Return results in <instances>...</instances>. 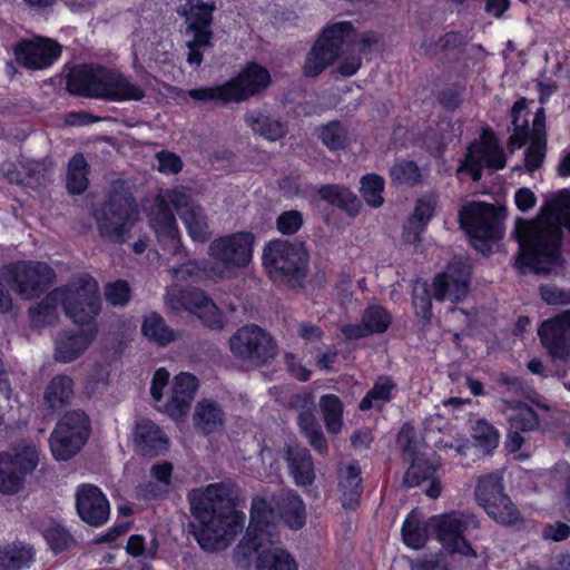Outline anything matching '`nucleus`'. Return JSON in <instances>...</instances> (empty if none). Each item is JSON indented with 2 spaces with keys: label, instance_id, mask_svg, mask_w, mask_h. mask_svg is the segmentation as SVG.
Instances as JSON below:
<instances>
[{
  "label": "nucleus",
  "instance_id": "1",
  "mask_svg": "<svg viewBox=\"0 0 570 570\" xmlns=\"http://www.w3.org/2000/svg\"><path fill=\"white\" fill-rule=\"evenodd\" d=\"M570 230V190L563 189L542 208L541 215L518 226L520 255L517 266L522 273H550L561 264V227Z\"/></svg>",
  "mask_w": 570,
  "mask_h": 570
},
{
  "label": "nucleus",
  "instance_id": "2",
  "mask_svg": "<svg viewBox=\"0 0 570 570\" xmlns=\"http://www.w3.org/2000/svg\"><path fill=\"white\" fill-rule=\"evenodd\" d=\"M228 495V489L217 483L194 490L188 495L195 519L193 534L205 551L227 549L244 527L246 515L230 505Z\"/></svg>",
  "mask_w": 570,
  "mask_h": 570
},
{
  "label": "nucleus",
  "instance_id": "3",
  "mask_svg": "<svg viewBox=\"0 0 570 570\" xmlns=\"http://www.w3.org/2000/svg\"><path fill=\"white\" fill-rule=\"evenodd\" d=\"M169 204L176 209L191 240L205 243L209 238V223L204 208L191 198L186 188L176 186L159 193L145 204L150 227L168 250L176 254L181 244L177 222L169 209Z\"/></svg>",
  "mask_w": 570,
  "mask_h": 570
},
{
  "label": "nucleus",
  "instance_id": "4",
  "mask_svg": "<svg viewBox=\"0 0 570 570\" xmlns=\"http://www.w3.org/2000/svg\"><path fill=\"white\" fill-rule=\"evenodd\" d=\"M274 518L264 498L253 500L248 528L233 553L238 566H249L250 558L256 553V570H298L291 553L275 544Z\"/></svg>",
  "mask_w": 570,
  "mask_h": 570
},
{
  "label": "nucleus",
  "instance_id": "5",
  "mask_svg": "<svg viewBox=\"0 0 570 570\" xmlns=\"http://www.w3.org/2000/svg\"><path fill=\"white\" fill-rule=\"evenodd\" d=\"M61 306L66 315L77 324L95 325L101 309V298L97 281L82 274L71 283L50 292L41 303L31 311V322L36 326L51 324Z\"/></svg>",
  "mask_w": 570,
  "mask_h": 570
},
{
  "label": "nucleus",
  "instance_id": "6",
  "mask_svg": "<svg viewBox=\"0 0 570 570\" xmlns=\"http://www.w3.org/2000/svg\"><path fill=\"white\" fill-rule=\"evenodd\" d=\"M61 306L66 315L77 324L95 325L101 309V298L97 281L82 274L71 283L50 292L41 303L31 311V322L36 326L51 324Z\"/></svg>",
  "mask_w": 570,
  "mask_h": 570
},
{
  "label": "nucleus",
  "instance_id": "7",
  "mask_svg": "<svg viewBox=\"0 0 570 570\" xmlns=\"http://www.w3.org/2000/svg\"><path fill=\"white\" fill-rule=\"evenodd\" d=\"M262 263L274 282H289L304 276L308 252L303 243L274 239L264 246Z\"/></svg>",
  "mask_w": 570,
  "mask_h": 570
},
{
  "label": "nucleus",
  "instance_id": "8",
  "mask_svg": "<svg viewBox=\"0 0 570 570\" xmlns=\"http://www.w3.org/2000/svg\"><path fill=\"white\" fill-rule=\"evenodd\" d=\"M431 531L442 548L450 554H460L463 558H476L475 550L465 539V533L479 528L475 515L453 511L429 518Z\"/></svg>",
  "mask_w": 570,
  "mask_h": 570
},
{
  "label": "nucleus",
  "instance_id": "9",
  "mask_svg": "<svg viewBox=\"0 0 570 570\" xmlns=\"http://www.w3.org/2000/svg\"><path fill=\"white\" fill-rule=\"evenodd\" d=\"M1 277L20 298L32 299L52 285L56 273L45 262L18 261L4 265Z\"/></svg>",
  "mask_w": 570,
  "mask_h": 570
},
{
  "label": "nucleus",
  "instance_id": "10",
  "mask_svg": "<svg viewBox=\"0 0 570 570\" xmlns=\"http://www.w3.org/2000/svg\"><path fill=\"white\" fill-rule=\"evenodd\" d=\"M352 33L353 26L351 22L342 21L328 26L306 55L302 67L303 73L311 78L322 73L340 57L342 45Z\"/></svg>",
  "mask_w": 570,
  "mask_h": 570
},
{
  "label": "nucleus",
  "instance_id": "11",
  "mask_svg": "<svg viewBox=\"0 0 570 570\" xmlns=\"http://www.w3.org/2000/svg\"><path fill=\"white\" fill-rule=\"evenodd\" d=\"M138 208L131 197L112 196L95 214L101 236L125 242L128 233L138 220Z\"/></svg>",
  "mask_w": 570,
  "mask_h": 570
},
{
  "label": "nucleus",
  "instance_id": "12",
  "mask_svg": "<svg viewBox=\"0 0 570 570\" xmlns=\"http://www.w3.org/2000/svg\"><path fill=\"white\" fill-rule=\"evenodd\" d=\"M89 419L82 411H71L58 422L50 436V449L58 461L71 459L89 436Z\"/></svg>",
  "mask_w": 570,
  "mask_h": 570
},
{
  "label": "nucleus",
  "instance_id": "13",
  "mask_svg": "<svg viewBox=\"0 0 570 570\" xmlns=\"http://www.w3.org/2000/svg\"><path fill=\"white\" fill-rule=\"evenodd\" d=\"M229 350L239 361L253 365L267 362L276 355L272 336L257 325H246L229 338Z\"/></svg>",
  "mask_w": 570,
  "mask_h": 570
},
{
  "label": "nucleus",
  "instance_id": "14",
  "mask_svg": "<svg viewBox=\"0 0 570 570\" xmlns=\"http://www.w3.org/2000/svg\"><path fill=\"white\" fill-rule=\"evenodd\" d=\"M460 223L472 245L482 253L489 252L487 240L500 237L495 208L484 203H471L460 212Z\"/></svg>",
  "mask_w": 570,
  "mask_h": 570
},
{
  "label": "nucleus",
  "instance_id": "15",
  "mask_svg": "<svg viewBox=\"0 0 570 570\" xmlns=\"http://www.w3.org/2000/svg\"><path fill=\"white\" fill-rule=\"evenodd\" d=\"M39 453L35 445H20L12 452L0 454V493L14 494L23 485L27 474L38 465Z\"/></svg>",
  "mask_w": 570,
  "mask_h": 570
},
{
  "label": "nucleus",
  "instance_id": "16",
  "mask_svg": "<svg viewBox=\"0 0 570 570\" xmlns=\"http://www.w3.org/2000/svg\"><path fill=\"white\" fill-rule=\"evenodd\" d=\"M475 498L485 512L497 522L514 525L520 521V513L503 493L501 478L498 474L482 476L478 481Z\"/></svg>",
  "mask_w": 570,
  "mask_h": 570
},
{
  "label": "nucleus",
  "instance_id": "17",
  "mask_svg": "<svg viewBox=\"0 0 570 570\" xmlns=\"http://www.w3.org/2000/svg\"><path fill=\"white\" fill-rule=\"evenodd\" d=\"M213 11L214 6L199 1L191 3L189 9L184 11L187 23L186 35L190 37L186 41L188 48L187 61L191 66H200L203 61L202 49L212 46L213 32L210 24Z\"/></svg>",
  "mask_w": 570,
  "mask_h": 570
},
{
  "label": "nucleus",
  "instance_id": "18",
  "mask_svg": "<svg viewBox=\"0 0 570 570\" xmlns=\"http://www.w3.org/2000/svg\"><path fill=\"white\" fill-rule=\"evenodd\" d=\"M166 304L173 311H186L194 314L206 326L220 328L224 317L215 303L200 289L191 288L178 292L170 287L166 293Z\"/></svg>",
  "mask_w": 570,
  "mask_h": 570
},
{
  "label": "nucleus",
  "instance_id": "19",
  "mask_svg": "<svg viewBox=\"0 0 570 570\" xmlns=\"http://www.w3.org/2000/svg\"><path fill=\"white\" fill-rule=\"evenodd\" d=\"M255 237L249 232H237L215 238L208 247V254L226 269L247 266L253 258Z\"/></svg>",
  "mask_w": 570,
  "mask_h": 570
},
{
  "label": "nucleus",
  "instance_id": "20",
  "mask_svg": "<svg viewBox=\"0 0 570 570\" xmlns=\"http://www.w3.org/2000/svg\"><path fill=\"white\" fill-rule=\"evenodd\" d=\"M464 166L471 171L472 178L475 181L481 178L482 167H489L494 170L504 168V151L492 132L484 131L480 140L469 147Z\"/></svg>",
  "mask_w": 570,
  "mask_h": 570
},
{
  "label": "nucleus",
  "instance_id": "21",
  "mask_svg": "<svg viewBox=\"0 0 570 570\" xmlns=\"http://www.w3.org/2000/svg\"><path fill=\"white\" fill-rule=\"evenodd\" d=\"M272 82L269 71L257 63H248L227 81L230 100L239 102L265 91Z\"/></svg>",
  "mask_w": 570,
  "mask_h": 570
},
{
  "label": "nucleus",
  "instance_id": "22",
  "mask_svg": "<svg viewBox=\"0 0 570 570\" xmlns=\"http://www.w3.org/2000/svg\"><path fill=\"white\" fill-rule=\"evenodd\" d=\"M60 53V46L50 39L23 40L14 47L17 61L32 70L50 67Z\"/></svg>",
  "mask_w": 570,
  "mask_h": 570
},
{
  "label": "nucleus",
  "instance_id": "23",
  "mask_svg": "<svg viewBox=\"0 0 570 570\" xmlns=\"http://www.w3.org/2000/svg\"><path fill=\"white\" fill-rule=\"evenodd\" d=\"M198 390L195 375L181 372L174 377L169 387V397L163 405V412L174 420L185 417Z\"/></svg>",
  "mask_w": 570,
  "mask_h": 570
},
{
  "label": "nucleus",
  "instance_id": "24",
  "mask_svg": "<svg viewBox=\"0 0 570 570\" xmlns=\"http://www.w3.org/2000/svg\"><path fill=\"white\" fill-rule=\"evenodd\" d=\"M108 69L100 66H80L67 77V88L71 94L102 98Z\"/></svg>",
  "mask_w": 570,
  "mask_h": 570
},
{
  "label": "nucleus",
  "instance_id": "25",
  "mask_svg": "<svg viewBox=\"0 0 570 570\" xmlns=\"http://www.w3.org/2000/svg\"><path fill=\"white\" fill-rule=\"evenodd\" d=\"M77 511L88 524L98 527L109 518V502L99 488L83 484L77 491Z\"/></svg>",
  "mask_w": 570,
  "mask_h": 570
},
{
  "label": "nucleus",
  "instance_id": "26",
  "mask_svg": "<svg viewBox=\"0 0 570 570\" xmlns=\"http://www.w3.org/2000/svg\"><path fill=\"white\" fill-rule=\"evenodd\" d=\"M538 335L553 358L564 361L570 356V333L559 315L543 321Z\"/></svg>",
  "mask_w": 570,
  "mask_h": 570
},
{
  "label": "nucleus",
  "instance_id": "27",
  "mask_svg": "<svg viewBox=\"0 0 570 570\" xmlns=\"http://www.w3.org/2000/svg\"><path fill=\"white\" fill-rule=\"evenodd\" d=\"M434 297L436 301L456 303L464 298L469 291V275L463 269L449 267L433 281Z\"/></svg>",
  "mask_w": 570,
  "mask_h": 570
},
{
  "label": "nucleus",
  "instance_id": "28",
  "mask_svg": "<svg viewBox=\"0 0 570 570\" xmlns=\"http://www.w3.org/2000/svg\"><path fill=\"white\" fill-rule=\"evenodd\" d=\"M391 324L390 313L381 305L368 306L360 324H348L342 327V333L348 340H357L371 334L385 332Z\"/></svg>",
  "mask_w": 570,
  "mask_h": 570
},
{
  "label": "nucleus",
  "instance_id": "29",
  "mask_svg": "<svg viewBox=\"0 0 570 570\" xmlns=\"http://www.w3.org/2000/svg\"><path fill=\"white\" fill-rule=\"evenodd\" d=\"M284 460L293 482L301 488L309 487L315 481V468L309 451L299 445H287Z\"/></svg>",
  "mask_w": 570,
  "mask_h": 570
},
{
  "label": "nucleus",
  "instance_id": "30",
  "mask_svg": "<svg viewBox=\"0 0 570 570\" xmlns=\"http://www.w3.org/2000/svg\"><path fill=\"white\" fill-rule=\"evenodd\" d=\"M96 334V325L80 330L78 333H62L56 341V360L69 363L78 358L92 343Z\"/></svg>",
  "mask_w": 570,
  "mask_h": 570
},
{
  "label": "nucleus",
  "instance_id": "31",
  "mask_svg": "<svg viewBox=\"0 0 570 570\" xmlns=\"http://www.w3.org/2000/svg\"><path fill=\"white\" fill-rule=\"evenodd\" d=\"M527 110V101L525 99H520L514 102L512 107V124H513V132L510 137V144L513 147L520 148L524 145L528 139V136H543L544 134V111L540 108L533 118L532 129L529 130L528 120L522 117Z\"/></svg>",
  "mask_w": 570,
  "mask_h": 570
},
{
  "label": "nucleus",
  "instance_id": "32",
  "mask_svg": "<svg viewBox=\"0 0 570 570\" xmlns=\"http://www.w3.org/2000/svg\"><path fill=\"white\" fill-rule=\"evenodd\" d=\"M269 509L274 512L273 530L275 529V522L279 517L289 528L301 529L306 521L305 504L301 497L293 491L282 493L277 501V510L272 508V504L266 500Z\"/></svg>",
  "mask_w": 570,
  "mask_h": 570
},
{
  "label": "nucleus",
  "instance_id": "33",
  "mask_svg": "<svg viewBox=\"0 0 570 570\" xmlns=\"http://www.w3.org/2000/svg\"><path fill=\"white\" fill-rule=\"evenodd\" d=\"M134 441L145 455H158L167 449L168 444V440L159 426L146 419L136 423Z\"/></svg>",
  "mask_w": 570,
  "mask_h": 570
},
{
  "label": "nucleus",
  "instance_id": "34",
  "mask_svg": "<svg viewBox=\"0 0 570 570\" xmlns=\"http://www.w3.org/2000/svg\"><path fill=\"white\" fill-rule=\"evenodd\" d=\"M145 97V89L134 82L127 76L108 69L106 87L104 89V99L114 101L141 100Z\"/></svg>",
  "mask_w": 570,
  "mask_h": 570
},
{
  "label": "nucleus",
  "instance_id": "35",
  "mask_svg": "<svg viewBox=\"0 0 570 570\" xmlns=\"http://www.w3.org/2000/svg\"><path fill=\"white\" fill-rule=\"evenodd\" d=\"M435 470V465L423 455L415 456L405 473L404 482L409 487H416L424 481L431 480V484L425 490V493L431 499H436L441 494V484L439 481L433 479Z\"/></svg>",
  "mask_w": 570,
  "mask_h": 570
},
{
  "label": "nucleus",
  "instance_id": "36",
  "mask_svg": "<svg viewBox=\"0 0 570 570\" xmlns=\"http://www.w3.org/2000/svg\"><path fill=\"white\" fill-rule=\"evenodd\" d=\"M503 413L511 429L532 432L539 429L540 420L531 406L521 402H504Z\"/></svg>",
  "mask_w": 570,
  "mask_h": 570
},
{
  "label": "nucleus",
  "instance_id": "37",
  "mask_svg": "<svg viewBox=\"0 0 570 570\" xmlns=\"http://www.w3.org/2000/svg\"><path fill=\"white\" fill-rule=\"evenodd\" d=\"M1 170L8 183L24 185L29 184V178H33L43 173L45 165L40 161L22 157L17 160H8L3 163Z\"/></svg>",
  "mask_w": 570,
  "mask_h": 570
},
{
  "label": "nucleus",
  "instance_id": "38",
  "mask_svg": "<svg viewBox=\"0 0 570 570\" xmlns=\"http://www.w3.org/2000/svg\"><path fill=\"white\" fill-rule=\"evenodd\" d=\"M430 530L429 519L424 520L420 512L413 510L402 525L403 541L409 548L419 550L428 542Z\"/></svg>",
  "mask_w": 570,
  "mask_h": 570
},
{
  "label": "nucleus",
  "instance_id": "39",
  "mask_svg": "<svg viewBox=\"0 0 570 570\" xmlns=\"http://www.w3.org/2000/svg\"><path fill=\"white\" fill-rule=\"evenodd\" d=\"M194 423L203 432L212 433L223 426L224 413L217 403L203 400L195 409Z\"/></svg>",
  "mask_w": 570,
  "mask_h": 570
},
{
  "label": "nucleus",
  "instance_id": "40",
  "mask_svg": "<svg viewBox=\"0 0 570 570\" xmlns=\"http://www.w3.org/2000/svg\"><path fill=\"white\" fill-rule=\"evenodd\" d=\"M245 122L255 134L269 141L278 140L285 135L284 126L261 110L247 112L245 115Z\"/></svg>",
  "mask_w": 570,
  "mask_h": 570
},
{
  "label": "nucleus",
  "instance_id": "41",
  "mask_svg": "<svg viewBox=\"0 0 570 570\" xmlns=\"http://www.w3.org/2000/svg\"><path fill=\"white\" fill-rule=\"evenodd\" d=\"M361 471L355 465L346 466L340 474V491L342 504L353 509L362 493Z\"/></svg>",
  "mask_w": 570,
  "mask_h": 570
},
{
  "label": "nucleus",
  "instance_id": "42",
  "mask_svg": "<svg viewBox=\"0 0 570 570\" xmlns=\"http://www.w3.org/2000/svg\"><path fill=\"white\" fill-rule=\"evenodd\" d=\"M73 396V381L66 375L53 377L45 391V401L51 409H60Z\"/></svg>",
  "mask_w": 570,
  "mask_h": 570
},
{
  "label": "nucleus",
  "instance_id": "43",
  "mask_svg": "<svg viewBox=\"0 0 570 570\" xmlns=\"http://www.w3.org/2000/svg\"><path fill=\"white\" fill-rule=\"evenodd\" d=\"M322 199L347 210L351 215L358 213L360 202L350 189L338 185H327L320 188Z\"/></svg>",
  "mask_w": 570,
  "mask_h": 570
},
{
  "label": "nucleus",
  "instance_id": "44",
  "mask_svg": "<svg viewBox=\"0 0 570 570\" xmlns=\"http://www.w3.org/2000/svg\"><path fill=\"white\" fill-rule=\"evenodd\" d=\"M142 334L158 345L165 346L178 338V333L167 326L164 318L158 314H150L145 317Z\"/></svg>",
  "mask_w": 570,
  "mask_h": 570
},
{
  "label": "nucleus",
  "instance_id": "45",
  "mask_svg": "<svg viewBox=\"0 0 570 570\" xmlns=\"http://www.w3.org/2000/svg\"><path fill=\"white\" fill-rule=\"evenodd\" d=\"M318 405L326 430L333 434L340 433L343 426V404L341 400L334 394H326L321 396Z\"/></svg>",
  "mask_w": 570,
  "mask_h": 570
},
{
  "label": "nucleus",
  "instance_id": "46",
  "mask_svg": "<svg viewBox=\"0 0 570 570\" xmlns=\"http://www.w3.org/2000/svg\"><path fill=\"white\" fill-rule=\"evenodd\" d=\"M32 561V552L21 543L0 547V570H20Z\"/></svg>",
  "mask_w": 570,
  "mask_h": 570
},
{
  "label": "nucleus",
  "instance_id": "47",
  "mask_svg": "<svg viewBox=\"0 0 570 570\" xmlns=\"http://www.w3.org/2000/svg\"><path fill=\"white\" fill-rule=\"evenodd\" d=\"M88 164L81 154L73 156L68 164L67 187L71 194H81L88 187Z\"/></svg>",
  "mask_w": 570,
  "mask_h": 570
},
{
  "label": "nucleus",
  "instance_id": "48",
  "mask_svg": "<svg viewBox=\"0 0 570 570\" xmlns=\"http://www.w3.org/2000/svg\"><path fill=\"white\" fill-rule=\"evenodd\" d=\"M394 387L395 385L390 377H379L374 386L366 393V395L361 401L358 405L360 410L367 411L389 402L391 400V394Z\"/></svg>",
  "mask_w": 570,
  "mask_h": 570
},
{
  "label": "nucleus",
  "instance_id": "49",
  "mask_svg": "<svg viewBox=\"0 0 570 570\" xmlns=\"http://www.w3.org/2000/svg\"><path fill=\"white\" fill-rule=\"evenodd\" d=\"M298 425L304 435L308 439L311 445L320 453L327 451L326 440L321 431V426L312 412H302L298 415Z\"/></svg>",
  "mask_w": 570,
  "mask_h": 570
},
{
  "label": "nucleus",
  "instance_id": "50",
  "mask_svg": "<svg viewBox=\"0 0 570 570\" xmlns=\"http://www.w3.org/2000/svg\"><path fill=\"white\" fill-rule=\"evenodd\" d=\"M158 540L151 539L146 542V539L140 534H132L129 537L126 546V552L135 559L142 562L154 560L158 552Z\"/></svg>",
  "mask_w": 570,
  "mask_h": 570
},
{
  "label": "nucleus",
  "instance_id": "51",
  "mask_svg": "<svg viewBox=\"0 0 570 570\" xmlns=\"http://www.w3.org/2000/svg\"><path fill=\"white\" fill-rule=\"evenodd\" d=\"M173 466L170 463L155 464L151 468V478L156 482V487L148 484L144 489V495L146 498H157L163 493L167 492L170 484Z\"/></svg>",
  "mask_w": 570,
  "mask_h": 570
},
{
  "label": "nucleus",
  "instance_id": "52",
  "mask_svg": "<svg viewBox=\"0 0 570 570\" xmlns=\"http://www.w3.org/2000/svg\"><path fill=\"white\" fill-rule=\"evenodd\" d=\"M384 189V180L382 177L371 174L366 175L361 180L360 191L365 202L374 208L381 207L384 203L382 196Z\"/></svg>",
  "mask_w": 570,
  "mask_h": 570
},
{
  "label": "nucleus",
  "instance_id": "53",
  "mask_svg": "<svg viewBox=\"0 0 570 570\" xmlns=\"http://www.w3.org/2000/svg\"><path fill=\"white\" fill-rule=\"evenodd\" d=\"M318 137L332 150L344 149L347 145L346 130L340 122H330L318 128Z\"/></svg>",
  "mask_w": 570,
  "mask_h": 570
},
{
  "label": "nucleus",
  "instance_id": "54",
  "mask_svg": "<svg viewBox=\"0 0 570 570\" xmlns=\"http://www.w3.org/2000/svg\"><path fill=\"white\" fill-rule=\"evenodd\" d=\"M391 178L394 183L401 185H415L421 178L419 167L413 161H397L390 170Z\"/></svg>",
  "mask_w": 570,
  "mask_h": 570
},
{
  "label": "nucleus",
  "instance_id": "55",
  "mask_svg": "<svg viewBox=\"0 0 570 570\" xmlns=\"http://www.w3.org/2000/svg\"><path fill=\"white\" fill-rule=\"evenodd\" d=\"M45 539L56 553L69 549L73 544L70 533L60 524H51L45 530Z\"/></svg>",
  "mask_w": 570,
  "mask_h": 570
},
{
  "label": "nucleus",
  "instance_id": "56",
  "mask_svg": "<svg viewBox=\"0 0 570 570\" xmlns=\"http://www.w3.org/2000/svg\"><path fill=\"white\" fill-rule=\"evenodd\" d=\"M472 435L480 446L488 451L497 448L500 436L498 430L485 420L476 421L472 429Z\"/></svg>",
  "mask_w": 570,
  "mask_h": 570
},
{
  "label": "nucleus",
  "instance_id": "57",
  "mask_svg": "<svg viewBox=\"0 0 570 570\" xmlns=\"http://www.w3.org/2000/svg\"><path fill=\"white\" fill-rule=\"evenodd\" d=\"M187 94L194 100L204 102L213 101L226 104L232 101L226 83L216 87L191 89Z\"/></svg>",
  "mask_w": 570,
  "mask_h": 570
},
{
  "label": "nucleus",
  "instance_id": "58",
  "mask_svg": "<svg viewBox=\"0 0 570 570\" xmlns=\"http://www.w3.org/2000/svg\"><path fill=\"white\" fill-rule=\"evenodd\" d=\"M531 140L529 148L525 151V167L529 171L538 169L544 158L546 137L543 136H528Z\"/></svg>",
  "mask_w": 570,
  "mask_h": 570
},
{
  "label": "nucleus",
  "instance_id": "59",
  "mask_svg": "<svg viewBox=\"0 0 570 570\" xmlns=\"http://www.w3.org/2000/svg\"><path fill=\"white\" fill-rule=\"evenodd\" d=\"M131 291L126 281L118 279L105 287L106 301L112 306H125L130 299Z\"/></svg>",
  "mask_w": 570,
  "mask_h": 570
},
{
  "label": "nucleus",
  "instance_id": "60",
  "mask_svg": "<svg viewBox=\"0 0 570 570\" xmlns=\"http://www.w3.org/2000/svg\"><path fill=\"white\" fill-rule=\"evenodd\" d=\"M303 226V215L298 210L283 212L276 219V228L283 235H293Z\"/></svg>",
  "mask_w": 570,
  "mask_h": 570
},
{
  "label": "nucleus",
  "instance_id": "61",
  "mask_svg": "<svg viewBox=\"0 0 570 570\" xmlns=\"http://www.w3.org/2000/svg\"><path fill=\"white\" fill-rule=\"evenodd\" d=\"M435 206L436 197L434 195L423 196L417 200L414 213L410 217V220H415V223H420L423 226H426L434 214Z\"/></svg>",
  "mask_w": 570,
  "mask_h": 570
},
{
  "label": "nucleus",
  "instance_id": "62",
  "mask_svg": "<svg viewBox=\"0 0 570 570\" xmlns=\"http://www.w3.org/2000/svg\"><path fill=\"white\" fill-rule=\"evenodd\" d=\"M413 305L416 315L430 320L432 302L425 284H416L413 288Z\"/></svg>",
  "mask_w": 570,
  "mask_h": 570
},
{
  "label": "nucleus",
  "instance_id": "63",
  "mask_svg": "<svg viewBox=\"0 0 570 570\" xmlns=\"http://www.w3.org/2000/svg\"><path fill=\"white\" fill-rule=\"evenodd\" d=\"M541 298L549 305H570V289H562L554 285L540 287Z\"/></svg>",
  "mask_w": 570,
  "mask_h": 570
},
{
  "label": "nucleus",
  "instance_id": "64",
  "mask_svg": "<svg viewBox=\"0 0 570 570\" xmlns=\"http://www.w3.org/2000/svg\"><path fill=\"white\" fill-rule=\"evenodd\" d=\"M158 170L163 174H178L183 169V161L179 156L170 151H159L156 155Z\"/></svg>",
  "mask_w": 570,
  "mask_h": 570
}]
</instances>
